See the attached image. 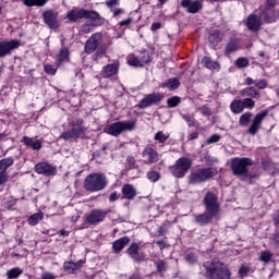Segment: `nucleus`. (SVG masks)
<instances>
[{
  "instance_id": "de8ad7c7",
  "label": "nucleus",
  "mask_w": 279,
  "mask_h": 279,
  "mask_svg": "<svg viewBox=\"0 0 279 279\" xmlns=\"http://www.w3.org/2000/svg\"><path fill=\"white\" fill-rule=\"evenodd\" d=\"M271 258H274V254H271L269 251L262 252L259 256V260H262V263H269Z\"/></svg>"
},
{
  "instance_id": "e433bc0d",
  "label": "nucleus",
  "mask_w": 279,
  "mask_h": 279,
  "mask_svg": "<svg viewBox=\"0 0 279 279\" xmlns=\"http://www.w3.org/2000/svg\"><path fill=\"white\" fill-rule=\"evenodd\" d=\"M45 219V214L43 211H39L37 214H33L28 219V226H38V222L43 221Z\"/></svg>"
},
{
  "instance_id": "6ab92c4d",
  "label": "nucleus",
  "mask_w": 279,
  "mask_h": 279,
  "mask_svg": "<svg viewBox=\"0 0 279 279\" xmlns=\"http://www.w3.org/2000/svg\"><path fill=\"white\" fill-rule=\"evenodd\" d=\"M263 19L260 15H256L254 13L250 14L245 21V25L250 32H260V27H263Z\"/></svg>"
},
{
  "instance_id": "1a4fd4ad",
  "label": "nucleus",
  "mask_w": 279,
  "mask_h": 279,
  "mask_svg": "<svg viewBox=\"0 0 279 279\" xmlns=\"http://www.w3.org/2000/svg\"><path fill=\"white\" fill-rule=\"evenodd\" d=\"M106 217H108V210L106 209H93L85 215V223L88 226H99Z\"/></svg>"
},
{
  "instance_id": "0e129e2a",
  "label": "nucleus",
  "mask_w": 279,
  "mask_h": 279,
  "mask_svg": "<svg viewBox=\"0 0 279 279\" xmlns=\"http://www.w3.org/2000/svg\"><path fill=\"white\" fill-rule=\"evenodd\" d=\"M119 0H108L106 2L107 8H110V10H114V5H119Z\"/></svg>"
},
{
  "instance_id": "ddd939ff",
  "label": "nucleus",
  "mask_w": 279,
  "mask_h": 279,
  "mask_svg": "<svg viewBox=\"0 0 279 279\" xmlns=\"http://www.w3.org/2000/svg\"><path fill=\"white\" fill-rule=\"evenodd\" d=\"M268 114H269V110H264L257 113L252 120V123L247 130V134H250L251 136H256V134H258V130H260V125H263V121H265V118Z\"/></svg>"
},
{
  "instance_id": "09e8293b",
  "label": "nucleus",
  "mask_w": 279,
  "mask_h": 279,
  "mask_svg": "<svg viewBox=\"0 0 279 279\" xmlns=\"http://www.w3.org/2000/svg\"><path fill=\"white\" fill-rule=\"evenodd\" d=\"M140 62H142V66H145V64H149V62H151V57L147 51L142 53V57L140 58Z\"/></svg>"
},
{
  "instance_id": "5fc2aeb1",
  "label": "nucleus",
  "mask_w": 279,
  "mask_h": 279,
  "mask_svg": "<svg viewBox=\"0 0 279 279\" xmlns=\"http://www.w3.org/2000/svg\"><path fill=\"white\" fill-rule=\"evenodd\" d=\"M255 86L259 90H265V88H267V81L265 78L259 80V81H255Z\"/></svg>"
},
{
  "instance_id": "f8f14e48",
  "label": "nucleus",
  "mask_w": 279,
  "mask_h": 279,
  "mask_svg": "<svg viewBox=\"0 0 279 279\" xmlns=\"http://www.w3.org/2000/svg\"><path fill=\"white\" fill-rule=\"evenodd\" d=\"M87 21H92V23H84L81 26L82 34H90L95 27H101V25L106 23V19H104L97 11H94V19H87Z\"/></svg>"
},
{
  "instance_id": "37998d69",
  "label": "nucleus",
  "mask_w": 279,
  "mask_h": 279,
  "mask_svg": "<svg viewBox=\"0 0 279 279\" xmlns=\"http://www.w3.org/2000/svg\"><path fill=\"white\" fill-rule=\"evenodd\" d=\"M146 177L149 180V182L156 183L158 182V180H160V172L156 170H150L147 172Z\"/></svg>"
},
{
  "instance_id": "774afa93",
  "label": "nucleus",
  "mask_w": 279,
  "mask_h": 279,
  "mask_svg": "<svg viewBox=\"0 0 279 279\" xmlns=\"http://www.w3.org/2000/svg\"><path fill=\"white\" fill-rule=\"evenodd\" d=\"M9 180H10L9 174H0V186H2V184H5Z\"/></svg>"
},
{
  "instance_id": "052dcab7",
  "label": "nucleus",
  "mask_w": 279,
  "mask_h": 279,
  "mask_svg": "<svg viewBox=\"0 0 279 279\" xmlns=\"http://www.w3.org/2000/svg\"><path fill=\"white\" fill-rule=\"evenodd\" d=\"M185 259L187 260V263H190L191 265H193V263H197V257L195 256V254L193 253H189L185 255Z\"/></svg>"
},
{
  "instance_id": "4be33fe9",
  "label": "nucleus",
  "mask_w": 279,
  "mask_h": 279,
  "mask_svg": "<svg viewBox=\"0 0 279 279\" xmlns=\"http://www.w3.org/2000/svg\"><path fill=\"white\" fill-rule=\"evenodd\" d=\"M119 66H121L119 61L109 63L102 68V70L100 71V75L105 80H108V77H114V75H117V73H119Z\"/></svg>"
},
{
  "instance_id": "c756f323",
  "label": "nucleus",
  "mask_w": 279,
  "mask_h": 279,
  "mask_svg": "<svg viewBox=\"0 0 279 279\" xmlns=\"http://www.w3.org/2000/svg\"><path fill=\"white\" fill-rule=\"evenodd\" d=\"M226 34H223L221 31L216 29L209 35L208 40L210 45L217 47V45H219V43L223 40Z\"/></svg>"
},
{
  "instance_id": "4468645a",
  "label": "nucleus",
  "mask_w": 279,
  "mask_h": 279,
  "mask_svg": "<svg viewBox=\"0 0 279 279\" xmlns=\"http://www.w3.org/2000/svg\"><path fill=\"white\" fill-rule=\"evenodd\" d=\"M104 40V34L95 33L85 43V53H95Z\"/></svg>"
},
{
  "instance_id": "473e14b6",
  "label": "nucleus",
  "mask_w": 279,
  "mask_h": 279,
  "mask_svg": "<svg viewBox=\"0 0 279 279\" xmlns=\"http://www.w3.org/2000/svg\"><path fill=\"white\" fill-rule=\"evenodd\" d=\"M130 256L137 262L145 260V255L138 253V245H131L128 248Z\"/></svg>"
},
{
  "instance_id": "6e6552de",
  "label": "nucleus",
  "mask_w": 279,
  "mask_h": 279,
  "mask_svg": "<svg viewBox=\"0 0 279 279\" xmlns=\"http://www.w3.org/2000/svg\"><path fill=\"white\" fill-rule=\"evenodd\" d=\"M203 204L205 206V210L208 213H213L214 215H218L221 210V205L219 204V198L217 197V194L213 192H207L204 199Z\"/></svg>"
},
{
  "instance_id": "b1692460",
  "label": "nucleus",
  "mask_w": 279,
  "mask_h": 279,
  "mask_svg": "<svg viewBox=\"0 0 279 279\" xmlns=\"http://www.w3.org/2000/svg\"><path fill=\"white\" fill-rule=\"evenodd\" d=\"M71 130L73 133L80 138V136H84L86 134V126H84V120L76 119L70 123Z\"/></svg>"
},
{
  "instance_id": "c03bdc74",
  "label": "nucleus",
  "mask_w": 279,
  "mask_h": 279,
  "mask_svg": "<svg viewBox=\"0 0 279 279\" xmlns=\"http://www.w3.org/2000/svg\"><path fill=\"white\" fill-rule=\"evenodd\" d=\"M183 121H185L189 128H195V114H181Z\"/></svg>"
},
{
  "instance_id": "f03ea898",
  "label": "nucleus",
  "mask_w": 279,
  "mask_h": 279,
  "mask_svg": "<svg viewBox=\"0 0 279 279\" xmlns=\"http://www.w3.org/2000/svg\"><path fill=\"white\" fill-rule=\"evenodd\" d=\"M106 186H108V178L100 172L89 173L83 182V189H85L87 193H99V191H104Z\"/></svg>"
},
{
  "instance_id": "cd10ccee",
  "label": "nucleus",
  "mask_w": 279,
  "mask_h": 279,
  "mask_svg": "<svg viewBox=\"0 0 279 279\" xmlns=\"http://www.w3.org/2000/svg\"><path fill=\"white\" fill-rule=\"evenodd\" d=\"M26 147H32L35 151H40L43 149V142L39 140L34 141L32 137L24 136L21 141Z\"/></svg>"
},
{
  "instance_id": "0eeeda50",
  "label": "nucleus",
  "mask_w": 279,
  "mask_h": 279,
  "mask_svg": "<svg viewBox=\"0 0 279 279\" xmlns=\"http://www.w3.org/2000/svg\"><path fill=\"white\" fill-rule=\"evenodd\" d=\"M191 167H193V159L189 157L179 158L173 166L169 168L173 178H184L189 173Z\"/></svg>"
},
{
  "instance_id": "423d86ee",
  "label": "nucleus",
  "mask_w": 279,
  "mask_h": 279,
  "mask_svg": "<svg viewBox=\"0 0 279 279\" xmlns=\"http://www.w3.org/2000/svg\"><path fill=\"white\" fill-rule=\"evenodd\" d=\"M133 130H136V120L113 122L105 129V132L110 136H121L123 132H133Z\"/></svg>"
},
{
  "instance_id": "8fccbe9b",
  "label": "nucleus",
  "mask_w": 279,
  "mask_h": 279,
  "mask_svg": "<svg viewBox=\"0 0 279 279\" xmlns=\"http://www.w3.org/2000/svg\"><path fill=\"white\" fill-rule=\"evenodd\" d=\"M44 71L47 73V75H54L58 72V68H54L51 64H46L44 66Z\"/></svg>"
},
{
  "instance_id": "f257e3e1",
  "label": "nucleus",
  "mask_w": 279,
  "mask_h": 279,
  "mask_svg": "<svg viewBox=\"0 0 279 279\" xmlns=\"http://www.w3.org/2000/svg\"><path fill=\"white\" fill-rule=\"evenodd\" d=\"M206 269V276L208 279H230L232 278V272L228 266L219 260V258H214L211 262L204 264Z\"/></svg>"
},
{
  "instance_id": "a19ab883",
  "label": "nucleus",
  "mask_w": 279,
  "mask_h": 279,
  "mask_svg": "<svg viewBox=\"0 0 279 279\" xmlns=\"http://www.w3.org/2000/svg\"><path fill=\"white\" fill-rule=\"evenodd\" d=\"M22 274H23V269L15 267V268L8 270L7 277H8V279H16Z\"/></svg>"
},
{
  "instance_id": "2f4dec72",
  "label": "nucleus",
  "mask_w": 279,
  "mask_h": 279,
  "mask_svg": "<svg viewBox=\"0 0 279 279\" xmlns=\"http://www.w3.org/2000/svg\"><path fill=\"white\" fill-rule=\"evenodd\" d=\"M161 88L178 90V88H180V80H178L177 77L168 78L163 83H161Z\"/></svg>"
},
{
  "instance_id": "9d476101",
  "label": "nucleus",
  "mask_w": 279,
  "mask_h": 279,
  "mask_svg": "<svg viewBox=\"0 0 279 279\" xmlns=\"http://www.w3.org/2000/svg\"><path fill=\"white\" fill-rule=\"evenodd\" d=\"M94 14L95 10L72 9L68 12L66 19L70 21V23H77L82 19H95Z\"/></svg>"
},
{
  "instance_id": "f3484780",
  "label": "nucleus",
  "mask_w": 279,
  "mask_h": 279,
  "mask_svg": "<svg viewBox=\"0 0 279 279\" xmlns=\"http://www.w3.org/2000/svg\"><path fill=\"white\" fill-rule=\"evenodd\" d=\"M43 21L49 29H58L60 27V20H58V12L47 10L43 13Z\"/></svg>"
},
{
  "instance_id": "ea45409f",
  "label": "nucleus",
  "mask_w": 279,
  "mask_h": 279,
  "mask_svg": "<svg viewBox=\"0 0 279 279\" xmlns=\"http://www.w3.org/2000/svg\"><path fill=\"white\" fill-rule=\"evenodd\" d=\"M60 138H63V141H77L80 137L70 129L69 131L63 132L60 135Z\"/></svg>"
},
{
  "instance_id": "4d7b16f0",
  "label": "nucleus",
  "mask_w": 279,
  "mask_h": 279,
  "mask_svg": "<svg viewBox=\"0 0 279 279\" xmlns=\"http://www.w3.org/2000/svg\"><path fill=\"white\" fill-rule=\"evenodd\" d=\"M129 243H130V238L123 236L117 240L116 242H113V245H129Z\"/></svg>"
},
{
  "instance_id": "20e7f679",
  "label": "nucleus",
  "mask_w": 279,
  "mask_h": 279,
  "mask_svg": "<svg viewBox=\"0 0 279 279\" xmlns=\"http://www.w3.org/2000/svg\"><path fill=\"white\" fill-rule=\"evenodd\" d=\"M217 173L218 171L215 168H201L191 172L187 178V183L192 186H195V184H204V182L213 180Z\"/></svg>"
},
{
  "instance_id": "f704fd0d",
  "label": "nucleus",
  "mask_w": 279,
  "mask_h": 279,
  "mask_svg": "<svg viewBox=\"0 0 279 279\" xmlns=\"http://www.w3.org/2000/svg\"><path fill=\"white\" fill-rule=\"evenodd\" d=\"M230 109H231V112H233V114H241V112L245 110L243 107V100L241 99L233 100L230 105Z\"/></svg>"
},
{
  "instance_id": "7c9ffc66",
  "label": "nucleus",
  "mask_w": 279,
  "mask_h": 279,
  "mask_svg": "<svg viewBox=\"0 0 279 279\" xmlns=\"http://www.w3.org/2000/svg\"><path fill=\"white\" fill-rule=\"evenodd\" d=\"M202 63L209 71H219V69H221V64L213 60L210 57H204Z\"/></svg>"
},
{
  "instance_id": "c85d7f7f",
  "label": "nucleus",
  "mask_w": 279,
  "mask_h": 279,
  "mask_svg": "<svg viewBox=\"0 0 279 279\" xmlns=\"http://www.w3.org/2000/svg\"><path fill=\"white\" fill-rule=\"evenodd\" d=\"M14 165L13 157H7L0 160V175H8V169Z\"/></svg>"
},
{
  "instance_id": "a211bd4d",
  "label": "nucleus",
  "mask_w": 279,
  "mask_h": 279,
  "mask_svg": "<svg viewBox=\"0 0 279 279\" xmlns=\"http://www.w3.org/2000/svg\"><path fill=\"white\" fill-rule=\"evenodd\" d=\"M142 158H144L145 165H156L160 160V154L151 146H147L142 151Z\"/></svg>"
},
{
  "instance_id": "bf43d9fd",
  "label": "nucleus",
  "mask_w": 279,
  "mask_h": 279,
  "mask_svg": "<svg viewBox=\"0 0 279 279\" xmlns=\"http://www.w3.org/2000/svg\"><path fill=\"white\" fill-rule=\"evenodd\" d=\"M272 165H274V163H272L270 160H267V159H264V160L262 161V167H263V169H265V171H270Z\"/></svg>"
},
{
  "instance_id": "603ef678",
  "label": "nucleus",
  "mask_w": 279,
  "mask_h": 279,
  "mask_svg": "<svg viewBox=\"0 0 279 279\" xmlns=\"http://www.w3.org/2000/svg\"><path fill=\"white\" fill-rule=\"evenodd\" d=\"M221 141V135L214 134L206 141V145H213L214 143H219Z\"/></svg>"
},
{
  "instance_id": "7ed1b4c3",
  "label": "nucleus",
  "mask_w": 279,
  "mask_h": 279,
  "mask_svg": "<svg viewBox=\"0 0 279 279\" xmlns=\"http://www.w3.org/2000/svg\"><path fill=\"white\" fill-rule=\"evenodd\" d=\"M278 0H265L264 4L259 7V17L263 23L271 24L276 23L279 19V10L276 9Z\"/></svg>"
},
{
  "instance_id": "338daca9",
  "label": "nucleus",
  "mask_w": 279,
  "mask_h": 279,
  "mask_svg": "<svg viewBox=\"0 0 279 279\" xmlns=\"http://www.w3.org/2000/svg\"><path fill=\"white\" fill-rule=\"evenodd\" d=\"M117 199H119V193L112 192V193L109 195V202L112 204V203L117 202Z\"/></svg>"
},
{
  "instance_id": "13d9d810",
  "label": "nucleus",
  "mask_w": 279,
  "mask_h": 279,
  "mask_svg": "<svg viewBox=\"0 0 279 279\" xmlns=\"http://www.w3.org/2000/svg\"><path fill=\"white\" fill-rule=\"evenodd\" d=\"M134 23V19L133 17H128L126 20H123L119 23L120 27H130L131 24Z\"/></svg>"
},
{
  "instance_id": "a18cd8bd",
  "label": "nucleus",
  "mask_w": 279,
  "mask_h": 279,
  "mask_svg": "<svg viewBox=\"0 0 279 279\" xmlns=\"http://www.w3.org/2000/svg\"><path fill=\"white\" fill-rule=\"evenodd\" d=\"M235 66H238V69H247V66H250V60L247 58H238Z\"/></svg>"
},
{
  "instance_id": "c9c22d12",
  "label": "nucleus",
  "mask_w": 279,
  "mask_h": 279,
  "mask_svg": "<svg viewBox=\"0 0 279 279\" xmlns=\"http://www.w3.org/2000/svg\"><path fill=\"white\" fill-rule=\"evenodd\" d=\"M26 8H45L47 5V0H23Z\"/></svg>"
},
{
  "instance_id": "39448f33",
  "label": "nucleus",
  "mask_w": 279,
  "mask_h": 279,
  "mask_svg": "<svg viewBox=\"0 0 279 279\" xmlns=\"http://www.w3.org/2000/svg\"><path fill=\"white\" fill-rule=\"evenodd\" d=\"M254 160L248 157H234L231 159V171L233 175H250V167H253Z\"/></svg>"
},
{
  "instance_id": "6e6d98bb",
  "label": "nucleus",
  "mask_w": 279,
  "mask_h": 279,
  "mask_svg": "<svg viewBox=\"0 0 279 279\" xmlns=\"http://www.w3.org/2000/svg\"><path fill=\"white\" fill-rule=\"evenodd\" d=\"M129 64H131V66H143L141 59L136 58V57H130L129 58Z\"/></svg>"
},
{
  "instance_id": "412c9836",
  "label": "nucleus",
  "mask_w": 279,
  "mask_h": 279,
  "mask_svg": "<svg viewBox=\"0 0 279 279\" xmlns=\"http://www.w3.org/2000/svg\"><path fill=\"white\" fill-rule=\"evenodd\" d=\"M214 219H219V216L205 209V213L195 216L194 221L198 226H208V223H213Z\"/></svg>"
},
{
  "instance_id": "864d4df0",
  "label": "nucleus",
  "mask_w": 279,
  "mask_h": 279,
  "mask_svg": "<svg viewBox=\"0 0 279 279\" xmlns=\"http://www.w3.org/2000/svg\"><path fill=\"white\" fill-rule=\"evenodd\" d=\"M247 274H250V267L242 265L239 269V277L240 278H245V276H247Z\"/></svg>"
},
{
  "instance_id": "bb28decb",
  "label": "nucleus",
  "mask_w": 279,
  "mask_h": 279,
  "mask_svg": "<svg viewBox=\"0 0 279 279\" xmlns=\"http://www.w3.org/2000/svg\"><path fill=\"white\" fill-rule=\"evenodd\" d=\"M241 49V43L238 38H231L226 47H225V56H230V53H234V51H239Z\"/></svg>"
},
{
  "instance_id": "4c0bfd02",
  "label": "nucleus",
  "mask_w": 279,
  "mask_h": 279,
  "mask_svg": "<svg viewBox=\"0 0 279 279\" xmlns=\"http://www.w3.org/2000/svg\"><path fill=\"white\" fill-rule=\"evenodd\" d=\"M250 121H252V112H245L240 117L239 125L247 128L250 125Z\"/></svg>"
},
{
  "instance_id": "5701e85b",
  "label": "nucleus",
  "mask_w": 279,
  "mask_h": 279,
  "mask_svg": "<svg viewBox=\"0 0 279 279\" xmlns=\"http://www.w3.org/2000/svg\"><path fill=\"white\" fill-rule=\"evenodd\" d=\"M121 193L122 199H129V202H132V199H135L136 195H138L136 187L130 183H126L122 186Z\"/></svg>"
},
{
  "instance_id": "a878e982",
  "label": "nucleus",
  "mask_w": 279,
  "mask_h": 279,
  "mask_svg": "<svg viewBox=\"0 0 279 279\" xmlns=\"http://www.w3.org/2000/svg\"><path fill=\"white\" fill-rule=\"evenodd\" d=\"M241 97H246L248 99H260V92L254 86H248L240 90Z\"/></svg>"
},
{
  "instance_id": "680f3d73",
  "label": "nucleus",
  "mask_w": 279,
  "mask_h": 279,
  "mask_svg": "<svg viewBox=\"0 0 279 279\" xmlns=\"http://www.w3.org/2000/svg\"><path fill=\"white\" fill-rule=\"evenodd\" d=\"M126 163L129 169H134V167H136V159L132 156L126 158Z\"/></svg>"
},
{
  "instance_id": "dca6fc26",
  "label": "nucleus",
  "mask_w": 279,
  "mask_h": 279,
  "mask_svg": "<svg viewBox=\"0 0 279 279\" xmlns=\"http://www.w3.org/2000/svg\"><path fill=\"white\" fill-rule=\"evenodd\" d=\"M21 47V40L12 39L10 41H0V58L11 56L14 49Z\"/></svg>"
},
{
  "instance_id": "69168bd1",
  "label": "nucleus",
  "mask_w": 279,
  "mask_h": 279,
  "mask_svg": "<svg viewBox=\"0 0 279 279\" xmlns=\"http://www.w3.org/2000/svg\"><path fill=\"white\" fill-rule=\"evenodd\" d=\"M94 56H95L96 60H99L106 56V50H104V49L97 50Z\"/></svg>"
},
{
  "instance_id": "393cba45",
  "label": "nucleus",
  "mask_w": 279,
  "mask_h": 279,
  "mask_svg": "<svg viewBox=\"0 0 279 279\" xmlns=\"http://www.w3.org/2000/svg\"><path fill=\"white\" fill-rule=\"evenodd\" d=\"M84 263H85L84 259H80L76 263L65 262L63 264V269L66 274H77V271H80V269H82V266L84 265Z\"/></svg>"
},
{
  "instance_id": "aec40b11",
  "label": "nucleus",
  "mask_w": 279,
  "mask_h": 279,
  "mask_svg": "<svg viewBox=\"0 0 279 279\" xmlns=\"http://www.w3.org/2000/svg\"><path fill=\"white\" fill-rule=\"evenodd\" d=\"M181 5L189 12V14H197V12L204 8L202 0H182Z\"/></svg>"
},
{
  "instance_id": "72a5a7b5",
  "label": "nucleus",
  "mask_w": 279,
  "mask_h": 279,
  "mask_svg": "<svg viewBox=\"0 0 279 279\" xmlns=\"http://www.w3.org/2000/svg\"><path fill=\"white\" fill-rule=\"evenodd\" d=\"M71 50H69L68 47L61 48L58 54V64H62V62H69Z\"/></svg>"
},
{
  "instance_id": "e2e57ef3",
  "label": "nucleus",
  "mask_w": 279,
  "mask_h": 279,
  "mask_svg": "<svg viewBox=\"0 0 279 279\" xmlns=\"http://www.w3.org/2000/svg\"><path fill=\"white\" fill-rule=\"evenodd\" d=\"M111 12L113 14V19L121 16V14H125V10L123 9H111Z\"/></svg>"
},
{
  "instance_id": "2eb2a0df",
  "label": "nucleus",
  "mask_w": 279,
  "mask_h": 279,
  "mask_svg": "<svg viewBox=\"0 0 279 279\" xmlns=\"http://www.w3.org/2000/svg\"><path fill=\"white\" fill-rule=\"evenodd\" d=\"M36 173L40 175H46L47 178H53L58 174V168L47 161L39 162L35 166Z\"/></svg>"
},
{
  "instance_id": "3c124183",
  "label": "nucleus",
  "mask_w": 279,
  "mask_h": 279,
  "mask_svg": "<svg viewBox=\"0 0 279 279\" xmlns=\"http://www.w3.org/2000/svg\"><path fill=\"white\" fill-rule=\"evenodd\" d=\"M156 265H157V271L159 274H165V271H167V262H165V259L159 260Z\"/></svg>"
},
{
  "instance_id": "79ce46f5",
  "label": "nucleus",
  "mask_w": 279,
  "mask_h": 279,
  "mask_svg": "<svg viewBox=\"0 0 279 279\" xmlns=\"http://www.w3.org/2000/svg\"><path fill=\"white\" fill-rule=\"evenodd\" d=\"M180 101H182V98H180V96H173L171 98H168V108H178V106H180Z\"/></svg>"
},
{
  "instance_id": "9b49d317",
  "label": "nucleus",
  "mask_w": 279,
  "mask_h": 279,
  "mask_svg": "<svg viewBox=\"0 0 279 279\" xmlns=\"http://www.w3.org/2000/svg\"><path fill=\"white\" fill-rule=\"evenodd\" d=\"M165 99V94L162 93H151L147 94L138 104L137 108L141 110H145V108H149L150 106H157Z\"/></svg>"
},
{
  "instance_id": "58836bf2",
  "label": "nucleus",
  "mask_w": 279,
  "mask_h": 279,
  "mask_svg": "<svg viewBox=\"0 0 279 279\" xmlns=\"http://www.w3.org/2000/svg\"><path fill=\"white\" fill-rule=\"evenodd\" d=\"M154 141L160 143L161 145H165V143L169 141V134H165V132L158 131L154 136Z\"/></svg>"
},
{
  "instance_id": "49530a36",
  "label": "nucleus",
  "mask_w": 279,
  "mask_h": 279,
  "mask_svg": "<svg viewBox=\"0 0 279 279\" xmlns=\"http://www.w3.org/2000/svg\"><path fill=\"white\" fill-rule=\"evenodd\" d=\"M243 108H247L248 110H252L256 106V101H254V98H244L242 100Z\"/></svg>"
}]
</instances>
